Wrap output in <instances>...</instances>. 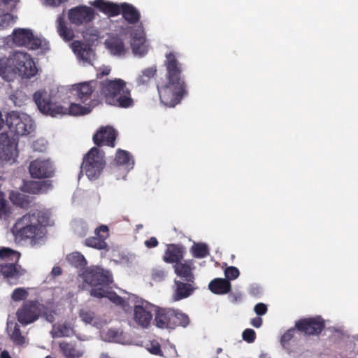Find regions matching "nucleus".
Listing matches in <instances>:
<instances>
[{
    "label": "nucleus",
    "instance_id": "1",
    "mask_svg": "<svg viewBox=\"0 0 358 358\" xmlns=\"http://www.w3.org/2000/svg\"><path fill=\"white\" fill-rule=\"evenodd\" d=\"M166 80L157 83L160 100L165 106L174 107L187 94L186 83L182 77V65L174 52L166 54Z\"/></svg>",
    "mask_w": 358,
    "mask_h": 358
},
{
    "label": "nucleus",
    "instance_id": "2",
    "mask_svg": "<svg viewBox=\"0 0 358 358\" xmlns=\"http://www.w3.org/2000/svg\"><path fill=\"white\" fill-rule=\"evenodd\" d=\"M49 217L42 211L28 213L18 218L11 231L16 241H28L31 245L38 244L45 237V225Z\"/></svg>",
    "mask_w": 358,
    "mask_h": 358
},
{
    "label": "nucleus",
    "instance_id": "3",
    "mask_svg": "<svg viewBox=\"0 0 358 358\" xmlns=\"http://www.w3.org/2000/svg\"><path fill=\"white\" fill-rule=\"evenodd\" d=\"M37 71L34 59L27 52L16 51L0 58V78L6 82L13 81L17 76L29 79Z\"/></svg>",
    "mask_w": 358,
    "mask_h": 358
},
{
    "label": "nucleus",
    "instance_id": "4",
    "mask_svg": "<svg viewBox=\"0 0 358 358\" xmlns=\"http://www.w3.org/2000/svg\"><path fill=\"white\" fill-rule=\"evenodd\" d=\"M101 93L108 104L127 108L134 106L131 92L126 82L120 78L107 80L101 83Z\"/></svg>",
    "mask_w": 358,
    "mask_h": 358
},
{
    "label": "nucleus",
    "instance_id": "5",
    "mask_svg": "<svg viewBox=\"0 0 358 358\" xmlns=\"http://www.w3.org/2000/svg\"><path fill=\"white\" fill-rule=\"evenodd\" d=\"M34 100L42 113L52 117L61 113H68L71 115H85L91 111L90 106H83L76 103H71L68 108L55 106L50 100V95L45 90L36 92L34 94Z\"/></svg>",
    "mask_w": 358,
    "mask_h": 358
},
{
    "label": "nucleus",
    "instance_id": "6",
    "mask_svg": "<svg viewBox=\"0 0 358 358\" xmlns=\"http://www.w3.org/2000/svg\"><path fill=\"white\" fill-rule=\"evenodd\" d=\"M6 124L9 131L17 136L27 135L34 130V122L30 116L17 111L8 113Z\"/></svg>",
    "mask_w": 358,
    "mask_h": 358
},
{
    "label": "nucleus",
    "instance_id": "7",
    "mask_svg": "<svg viewBox=\"0 0 358 358\" xmlns=\"http://www.w3.org/2000/svg\"><path fill=\"white\" fill-rule=\"evenodd\" d=\"M105 166L103 152L94 147L85 155L83 162V170L90 180L99 178Z\"/></svg>",
    "mask_w": 358,
    "mask_h": 358
},
{
    "label": "nucleus",
    "instance_id": "8",
    "mask_svg": "<svg viewBox=\"0 0 358 358\" xmlns=\"http://www.w3.org/2000/svg\"><path fill=\"white\" fill-rule=\"evenodd\" d=\"M45 306L36 300L27 301L17 310V319L23 326L30 324L42 315Z\"/></svg>",
    "mask_w": 358,
    "mask_h": 358
},
{
    "label": "nucleus",
    "instance_id": "9",
    "mask_svg": "<svg viewBox=\"0 0 358 358\" xmlns=\"http://www.w3.org/2000/svg\"><path fill=\"white\" fill-rule=\"evenodd\" d=\"M83 281L93 288L108 287L112 282L109 271L98 266H91L85 269L82 274Z\"/></svg>",
    "mask_w": 358,
    "mask_h": 358
},
{
    "label": "nucleus",
    "instance_id": "10",
    "mask_svg": "<svg viewBox=\"0 0 358 358\" xmlns=\"http://www.w3.org/2000/svg\"><path fill=\"white\" fill-rule=\"evenodd\" d=\"M29 172L32 178L48 179L54 177L55 167L50 159L37 158L30 162Z\"/></svg>",
    "mask_w": 358,
    "mask_h": 358
},
{
    "label": "nucleus",
    "instance_id": "11",
    "mask_svg": "<svg viewBox=\"0 0 358 358\" xmlns=\"http://www.w3.org/2000/svg\"><path fill=\"white\" fill-rule=\"evenodd\" d=\"M295 327L304 336H318L325 328V321L321 316L301 318Z\"/></svg>",
    "mask_w": 358,
    "mask_h": 358
},
{
    "label": "nucleus",
    "instance_id": "12",
    "mask_svg": "<svg viewBox=\"0 0 358 358\" xmlns=\"http://www.w3.org/2000/svg\"><path fill=\"white\" fill-rule=\"evenodd\" d=\"M68 17L71 24L80 26L92 22L95 17V12L91 7L78 6L69 10Z\"/></svg>",
    "mask_w": 358,
    "mask_h": 358
},
{
    "label": "nucleus",
    "instance_id": "13",
    "mask_svg": "<svg viewBox=\"0 0 358 358\" xmlns=\"http://www.w3.org/2000/svg\"><path fill=\"white\" fill-rule=\"evenodd\" d=\"M13 42L18 46H24L28 49L36 50L41 47V41L35 37L31 30L18 29L13 32Z\"/></svg>",
    "mask_w": 358,
    "mask_h": 358
},
{
    "label": "nucleus",
    "instance_id": "14",
    "mask_svg": "<svg viewBox=\"0 0 358 358\" xmlns=\"http://www.w3.org/2000/svg\"><path fill=\"white\" fill-rule=\"evenodd\" d=\"M155 305L147 301L136 305L134 310L135 322L143 328L148 327L152 319V313L155 314Z\"/></svg>",
    "mask_w": 358,
    "mask_h": 358
},
{
    "label": "nucleus",
    "instance_id": "15",
    "mask_svg": "<svg viewBox=\"0 0 358 358\" xmlns=\"http://www.w3.org/2000/svg\"><path fill=\"white\" fill-rule=\"evenodd\" d=\"M109 229L106 225H101L94 231V236L87 238L84 244L85 246L96 250H108L109 247L106 240L109 236Z\"/></svg>",
    "mask_w": 358,
    "mask_h": 358
},
{
    "label": "nucleus",
    "instance_id": "16",
    "mask_svg": "<svg viewBox=\"0 0 358 358\" xmlns=\"http://www.w3.org/2000/svg\"><path fill=\"white\" fill-rule=\"evenodd\" d=\"M196 289L195 282L175 279L173 287L172 299L178 301L191 296Z\"/></svg>",
    "mask_w": 358,
    "mask_h": 358
},
{
    "label": "nucleus",
    "instance_id": "17",
    "mask_svg": "<svg viewBox=\"0 0 358 358\" xmlns=\"http://www.w3.org/2000/svg\"><path fill=\"white\" fill-rule=\"evenodd\" d=\"M117 132L112 127H102L93 136V141L97 146L103 145L114 148Z\"/></svg>",
    "mask_w": 358,
    "mask_h": 358
},
{
    "label": "nucleus",
    "instance_id": "18",
    "mask_svg": "<svg viewBox=\"0 0 358 358\" xmlns=\"http://www.w3.org/2000/svg\"><path fill=\"white\" fill-rule=\"evenodd\" d=\"M173 309L156 306L155 314V325L161 329H172Z\"/></svg>",
    "mask_w": 358,
    "mask_h": 358
},
{
    "label": "nucleus",
    "instance_id": "19",
    "mask_svg": "<svg viewBox=\"0 0 358 358\" xmlns=\"http://www.w3.org/2000/svg\"><path fill=\"white\" fill-rule=\"evenodd\" d=\"M195 268L192 260L185 261L174 265L175 273L179 278L178 280L194 282L195 277L193 271Z\"/></svg>",
    "mask_w": 358,
    "mask_h": 358
},
{
    "label": "nucleus",
    "instance_id": "20",
    "mask_svg": "<svg viewBox=\"0 0 358 358\" xmlns=\"http://www.w3.org/2000/svg\"><path fill=\"white\" fill-rule=\"evenodd\" d=\"M131 47L134 55L143 56L147 53L148 50L145 45V37L143 30L131 34Z\"/></svg>",
    "mask_w": 358,
    "mask_h": 358
},
{
    "label": "nucleus",
    "instance_id": "21",
    "mask_svg": "<svg viewBox=\"0 0 358 358\" xmlns=\"http://www.w3.org/2000/svg\"><path fill=\"white\" fill-rule=\"evenodd\" d=\"M72 92L77 97V99L83 103L91 100L92 94L94 88L91 83H83L73 85Z\"/></svg>",
    "mask_w": 358,
    "mask_h": 358
},
{
    "label": "nucleus",
    "instance_id": "22",
    "mask_svg": "<svg viewBox=\"0 0 358 358\" xmlns=\"http://www.w3.org/2000/svg\"><path fill=\"white\" fill-rule=\"evenodd\" d=\"M51 187L48 180H29L24 184L23 190L29 194H40L45 193Z\"/></svg>",
    "mask_w": 358,
    "mask_h": 358
},
{
    "label": "nucleus",
    "instance_id": "23",
    "mask_svg": "<svg viewBox=\"0 0 358 358\" xmlns=\"http://www.w3.org/2000/svg\"><path fill=\"white\" fill-rule=\"evenodd\" d=\"M15 148L8 134H0V159L9 160L13 155Z\"/></svg>",
    "mask_w": 358,
    "mask_h": 358
},
{
    "label": "nucleus",
    "instance_id": "24",
    "mask_svg": "<svg viewBox=\"0 0 358 358\" xmlns=\"http://www.w3.org/2000/svg\"><path fill=\"white\" fill-rule=\"evenodd\" d=\"M185 248L180 245L171 244L168 246L165 255L164 257V262L167 263H177L181 262L183 259V254Z\"/></svg>",
    "mask_w": 358,
    "mask_h": 358
},
{
    "label": "nucleus",
    "instance_id": "25",
    "mask_svg": "<svg viewBox=\"0 0 358 358\" xmlns=\"http://www.w3.org/2000/svg\"><path fill=\"white\" fill-rule=\"evenodd\" d=\"M120 7V13L129 24H134L139 22L141 13L135 6L128 3H122Z\"/></svg>",
    "mask_w": 358,
    "mask_h": 358
},
{
    "label": "nucleus",
    "instance_id": "26",
    "mask_svg": "<svg viewBox=\"0 0 358 358\" xmlns=\"http://www.w3.org/2000/svg\"><path fill=\"white\" fill-rule=\"evenodd\" d=\"M92 5L101 12L110 17L117 16L120 14V7L118 4L106 1L105 0H95Z\"/></svg>",
    "mask_w": 358,
    "mask_h": 358
},
{
    "label": "nucleus",
    "instance_id": "27",
    "mask_svg": "<svg viewBox=\"0 0 358 358\" xmlns=\"http://www.w3.org/2000/svg\"><path fill=\"white\" fill-rule=\"evenodd\" d=\"M71 46L73 52L80 59L86 62H91L93 50L89 44L82 43L79 41H75L72 43Z\"/></svg>",
    "mask_w": 358,
    "mask_h": 358
},
{
    "label": "nucleus",
    "instance_id": "28",
    "mask_svg": "<svg viewBox=\"0 0 358 358\" xmlns=\"http://www.w3.org/2000/svg\"><path fill=\"white\" fill-rule=\"evenodd\" d=\"M90 295L98 299L108 298L116 305H122L124 302L123 299L115 292L108 291L103 287L92 288L90 290Z\"/></svg>",
    "mask_w": 358,
    "mask_h": 358
},
{
    "label": "nucleus",
    "instance_id": "29",
    "mask_svg": "<svg viewBox=\"0 0 358 358\" xmlns=\"http://www.w3.org/2000/svg\"><path fill=\"white\" fill-rule=\"evenodd\" d=\"M105 45L113 55L124 56L127 52L123 41L118 37H111L105 41Z\"/></svg>",
    "mask_w": 358,
    "mask_h": 358
},
{
    "label": "nucleus",
    "instance_id": "30",
    "mask_svg": "<svg viewBox=\"0 0 358 358\" xmlns=\"http://www.w3.org/2000/svg\"><path fill=\"white\" fill-rule=\"evenodd\" d=\"M208 289L216 294H225L231 291V285L226 278H215L208 285Z\"/></svg>",
    "mask_w": 358,
    "mask_h": 358
},
{
    "label": "nucleus",
    "instance_id": "31",
    "mask_svg": "<svg viewBox=\"0 0 358 358\" xmlns=\"http://www.w3.org/2000/svg\"><path fill=\"white\" fill-rule=\"evenodd\" d=\"M57 23V29L59 35L66 41H71L74 37V34L73 31L66 25L64 13L58 16Z\"/></svg>",
    "mask_w": 358,
    "mask_h": 358
},
{
    "label": "nucleus",
    "instance_id": "32",
    "mask_svg": "<svg viewBox=\"0 0 358 358\" xmlns=\"http://www.w3.org/2000/svg\"><path fill=\"white\" fill-rule=\"evenodd\" d=\"M301 336V332L298 331L294 326L286 331L280 338V343L284 348H287L289 346L291 341H296L298 336Z\"/></svg>",
    "mask_w": 358,
    "mask_h": 358
},
{
    "label": "nucleus",
    "instance_id": "33",
    "mask_svg": "<svg viewBox=\"0 0 358 358\" xmlns=\"http://www.w3.org/2000/svg\"><path fill=\"white\" fill-rule=\"evenodd\" d=\"M67 262L76 268H85L87 262L85 257L80 252H73L66 256Z\"/></svg>",
    "mask_w": 358,
    "mask_h": 358
},
{
    "label": "nucleus",
    "instance_id": "34",
    "mask_svg": "<svg viewBox=\"0 0 358 358\" xmlns=\"http://www.w3.org/2000/svg\"><path fill=\"white\" fill-rule=\"evenodd\" d=\"M157 73L155 66L148 67L142 71L141 74L139 75L136 80V84L138 86L147 85L151 78H152Z\"/></svg>",
    "mask_w": 358,
    "mask_h": 358
},
{
    "label": "nucleus",
    "instance_id": "35",
    "mask_svg": "<svg viewBox=\"0 0 358 358\" xmlns=\"http://www.w3.org/2000/svg\"><path fill=\"white\" fill-rule=\"evenodd\" d=\"M17 262H10L5 264H0V272L6 278L19 277L20 272L16 267Z\"/></svg>",
    "mask_w": 358,
    "mask_h": 358
},
{
    "label": "nucleus",
    "instance_id": "36",
    "mask_svg": "<svg viewBox=\"0 0 358 358\" xmlns=\"http://www.w3.org/2000/svg\"><path fill=\"white\" fill-rule=\"evenodd\" d=\"M189 320L187 315L181 313L178 310L173 309V314L172 318V329H175L176 327L178 326L185 327L189 324Z\"/></svg>",
    "mask_w": 358,
    "mask_h": 358
},
{
    "label": "nucleus",
    "instance_id": "37",
    "mask_svg": "<svg viewBox=\"0 0 358 358\" xmlns=\"http://www.w3.org/2000/svg\"><path fill=\"white\" fill-rule=\"evenodd\" d=\"M80 320L87 324H92L97 327L99 322L96 321L95 313L89 309H81L78 313Z\"/></svg>",
    "mask_w": 358,
    "mask_h": 358
},
{
    "label": "nucleus",
    "instance_id": "38",
    "mask_svg": "<svg viewBox=\"0 0 358 358\" xmlns=\"http://www.w3.org/2000/svg\"><path fill=\"white\" fill-rule=\"evenodd\" d=\"M191 252L195 258H204L209 255V249L205 243H194L192 248Z\"/></svg>",
    "mask_w": 358,
    "mask_h": 358
},
{
    "label": "nucleus",
    "instance_id": "39",
    "mask_svg": "<svg viewBox=\"0 0 358 358\" xmlns=\"http://www.w3.org/2000/svg\"><path fill=\"white\" fill-rule=\"evenodd\" d=\"M0 258L10 260L11 262H18L20 258V253L10 248H3L0 250Z\"/></svg>",
    "mask_w": 358,
    "mask_h": 358
},
{
    "label": "nucleus",
    "instance_id": "40",
    "mask_svg": "<svg viewBox=\"0 0 358 358\" xmlns=\"http://www.w3.org/2000/svg\"><path fill=\"white\" fill-rule=\"evenodd\" d=\"M0 258L10 260L11 262H18L20 258V253L10 248H3L0 250Z\"/></svg>",
    "mask_w": 358,
    "mask_h": 358
},
{
    "label": "nucleus",
    "instance_id": "41",
    "mask_svg": "<svg viewBox=\"0 0 358 358\" xmlns=\"http://www.w3.org/2000/svg\"><path fill=\"white\" fill-rule=\"evenodd\" d=\"M73 327L69 322L58 324L55 333V337H69L73 334Z\"/></svg>",
    "mask_w": 358,
    "mask_h": 358
},
{
    "label": "nucleus",
    "instance_id": "42",
    "mask_svg": "<svg viewBox=\"0 0 358 358\" xmlns=\"http://www.w3.org/2000/svg\"><path fill=\"white\" fill-rule=\"evenodd\" d=\"M130 161L133 162L129 152L121 149L117 150L115 158V162L117 165H129Z\"/></svg>",
    "mask_w": 358,
    "mask_h": 358
},
{
    "label": "nucleus",
    "instance_id": "43",
    "mask_svg": "<svg viewBox=\"0 0 358 358\" xmlns=\"http://www.w3.org/2000/svg\"><path fill=\"white\" fill-rule=\"evenodd\" d=\"M10 337L16 345H22L25 343V337L22 334L20 326L17 323H15Z\"/></svg>",
    "mask_w": 358,
    "mask_h": 358
},
{
    "label": "nucleus",
    "instance_id": "44",
    "mask_svg": "<svg viewBox=\"0 0 358 358\" xmlns=\"http://www.w3.org/2000/svg\"><path fill=\"white\" fill-rule=\"evenodd\" d=\"M59 348L66 357L75 358L76 357L75 347L71 343L62 342L59 343Z\"/></svg>",
    "mask_w": 358,
    "mask_h": 358
},
{
    "label": "nucleus",
    "instance_id": "45",
    "mask_svg": "<svg viewBox=\"0 0 358 358\" xmlns=\"http://www.w3.org/2000/svg\"><path fill=\"white\" fill-rule=\"evenodd\" d=\"M147 350L152 355L163 356V353L161 350V345L156 340L151 341L147 345Z\"/></svg>",
    "mask_w": 358,
    "mask_h": 358
},
{
    "label": "nucleus",
    "instance_id": "46",
    "mask_svg": "<svg viewBox=\"0 0 358 358\" xmlns=\"http://www.w3.org/2000/svg\"><path fill=\"white\" fill-rule=\"evenodd\" d=\"M28 296V292L24 288H16L13 290L11 297L15 301H19L25 299Z\"/></svg>",
    "mask_w": 358,
    "mask_h": 358
},
{
    "label": "nucleus",
    "instance_id": "47",
    "mask_svg": "<svg viewBox=\"0 0 358 358\" xmlns=\"http://www.w3.org/2000/svg\"><path fill=\"white\" fill-rule=\"evenodd\" d=\"M224 274L226 276V279L227 280H235L236 279L239 274V270L235 266H229L226 268L224 270Z\"/></svg>",
    "mask_w": 358,
    "mask_h": 358
},
{
    "label": "nucleus",
    "instance_id": "48",
    "mask_svg": "<svg viewBox=\"0 0 358 358\" xmlns=\"http://www.w3.org/2000/svg\"><path fill=\"white\" fill-rule=\"evenodd\" d=\"M243 339L248 343H252L255 341L256 333L252 329H246L242 334Z\"/></svg>",
    "mask_w": 358,
    "mask_h": 358
},
{
    "label": "nucleus",
    "instance_id": "49",
    "mask_svg": "<svg viewBox=\"0 0 358 358\" xmlns=\"http://www.w3.org/2000/svg\"><path fill=\"white\" fill-rule=\"evenodd\" d=\"M9 214V210L6 205V200L4 199V195L0 192V217H7Z\"/></svg>",
    "mask_w": 358,
    "mask_h": 358
},
{
    "label": "nucleus",
    "instance_id": "50",
    "mask_svg": "<svg viewBox=\"0 0 358 358\" xmlns=\"http://www.w3.org/2000/svg\"><path fill=\"white\" fill-rule=\"evenodd\" d=\"M166 276V272L164 269L155 268L152 272V279L155 281H162Z\"/></svg>",
    "mask_w": 358,
    "mask_h": 358
},
{
    "label": "nucleus",
    "instance_id": "51",
    "mask_svg": "<svg viewBox=\"0 0 358 358\" xmlns=\"http://www.w3.org/2000/svg\"><path fill=\"white\" fill-rule=\"evenodd\" d=\"M267 306L263 303H258L254 307V311L259 316L265 315L267 313Z\"/></svg>",
    "mask_w": 358,
    "mask_h": 358
},
{
    "label": "nucleus",
    "instance_id": "52",
    "mask_svg": "<svg viewBox=\"0 0 358 358\" xmlns=\"http://www.w3.org/2000/svg\"><path fill=\"white\" fill-rule=\"evenodd\" d=\"M45 309L43 310V312L42 313L43 317H45V319L50 322L52 323L55 322V311L51 310L50 312L45 311Z\"/></svg>",
    "mask_w": 358,
    "mask_h": 358
},
{
    "label": "nucleus",
    "instance_id": "53",
    "mask_svg": "<svg viewBox=\"0 0 358 358\" xmlns=\"http://www.w3.org/2000/svg\"><path fill=\"white\" fill-rule=\"evenodd\" d=\"M159 242L155 237H151L145 241V245L148 248H155L158 245Z\"/></svg>",
    "mask_w": 358,
    "mask_h": 358
},
{
    "label": "nucleus",
    "instance_id": "54",
    "mask_svg": "<svg viewBox=\"0 0 358 358\" xmlns=\"http://www.w3.org/2000/svg\"><path fill=\"white\" fill-rule=\"evenodd\" d=\"M250 324L255 328H259L262 324V319L260 317H255L251 319Z\"/></svg>",
    "mask_w": 358,
    "mask_h": 358
},
{
    "label": "nucleus",
    "instance_id": "55",
    "mask_svg": "<svg viewBox=\"0 0 358 358\" xmlns=\"http://www.w3.org/2000/svg\"><path fill=\"white\" fill-rule=\"evenodd\" d=\"M66 0H45L46 3L51 6H59L61 3L64 2Z\"/></svg>",
    "mask_w": 358,
    "mask_h": 358
},
{
    "label": "nucleus",
    "instance_id": "56",
    "mask_svg": "<svg viewBox=\"0 0 358 358\" xmlns=\"http://www.w3.org/2000/svg\"><path fill=\"white\" fill-rule=\"evenodd\" d=\"M51 273L53 276H58L62 273V269L60 266H54L52 269Z\"/></svg>",
    "mask_w": 358,
    "mask_h": 358
},
{
    "label": "nucleus",
    "instance_id": "57",
    "mask_svg": "<svg viewBox=\"0 0 358 358\" xmlns=\"http://www.w3.org/2000/svg\"><path fill=\"white\" fill-rule=\"evenodd\" d=\"M0 358H12L7 350H3L0 355Z\"/></svg>",
    "mask_w": 358,
    "mask_h": 358
},
{
    "label": "nucleus",
    "instance_id": "58",
    "mask_svg": "<svg viewBox=\"0 0 358 358\" xmlns=\"http://www.w3.org/2000/svg\"><path fill=\"white\" fill-rule=\"evenodd\" d=\"M4 124H5V122H4L3 119L2 118V114H1V112L0 111V130L3 128V127L4 126Z\"/></svg>",
    "mask_w": 358,
    "mask_h": 358
},
{
    "label": "nucleus",
    "instance_id": "59",
    "mask_svg": "<svg viewBox=\"0 0 358 358\" xmlns=\"http://www.w3.org/2000/svg\"><path fill=\"white\" fill-rule=\"evenodd\" d=\"M100 358H111L108 353L103 352L100 355Z\"/></svg>",
    "mask_w": 358,
    "mask_h": 358
},
{
    "label": "nucleus",
    "instance_id": "60",
    "mask_svg": "<svg viewBox=\"0 0 358 358\" xmlns=\"http://www.w3.org/2000/svg\"><path fill=\"white\" fill-rule=\"evenodd\" d=\"M108 334L111 336H115L116 333L113 330H109Z\"/></svg>",
    "mask_w": 358,
    "mask_h": 358
},
{
    "label": "nucleus",
    "instance_id": "61",
    "mask_svg": "<svg viewBox=\"0 0 358 358\" xmlns=\"http://www.w3.org/2000/svg\"><path fill=\"white\" fill-rule=\"evenodd\" d=\"M259 358H270L268 355L266 354H262L260 356H259Z\"/></svg>",
    "mask_w": 358,
    "mask_h": 358
},
{
    "label": "nucleus",
    "instance_id": "62",
    "mask_svg": "<svg viewBox=\"0 0 358 358\" xmlns=\"http://www.w3.org/2000/svg\"><path fill=\"white\" fill-rule=\"evenodd\" d=\"M13 0H2L3 2H4L5 3L8 4L9 3H10L11 1H13Z\"/></svg>",
    "mask_w": 358,
    "mask_h": 358
},
{
    "label": "nucleus",
    "instance_id": "63",
    "mask_svg": "<svg viewBox=\"0 0 358 358\" xmlns=\"http://www.w3.org/2000/svg\"><path fill=\"white\" fill-rule=\"evenodd\" d=\"M222 351V349L219 348L217 349V353H220Z\"/></svg>",
    "mask_w": 358,
    "mask_h": 358
},
{
    "label": "nucleus",
    "instance_id": "64",
    "mask_svg": "<svg viewBox=\"0 0 358 358\" xmlns=\"http://www.w3.org/2000/svg\"><path fill=\"white\" fill-rule=\"evenodd\" d=\"M108 73H109V70H108V71H103V72L102 73V74H103V75H108Z\"/></svg>",
    "mask_w": 358,
    "mask_h": 358
}]
</instances>
